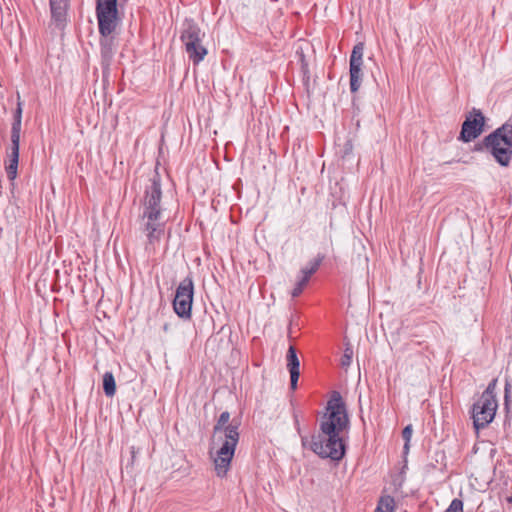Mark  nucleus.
Instances as JSON below:
<instances>
[{"label": "nucleus", "mask_w": 512, "mask_h": 512, "mask_svg": "<svg viewBox=\"0 0 512 512\" xmlns=\"http://www.w3.org/2000/svg\"><path fill=\"white\" fill-rule=\"evenodd\" d=\"M168 330H169V324H168V323H165V324L163 325V331H164V332H168Z\"/></svg>", "instance_id": "obj_24"}, {"label": "nucleus", "mask_w": 512, "mask_h": 512, "mask_svg": "<svg viewBox=\"0 0 512 512\" xmlns=\"http://www.w3.org/2000/svg\"><path fill=\"white\" fill-rule=\"evenodd\" d=\"M118 0H96V17L101 35L100 52L103 69H109L115 54L114 38L110 35L118 25Z\"/></svg>", "instance_id": "obj_3"}, {"label": "nucleus", "mask_w": 512, "mask_h": 512, "mask_svg": "<svg viewBox=\"0 0 512 512\" xmlns=\"http://www.w3.org/2000/svg\"><path fill=\"white\" fill-rule=\"evenodd\" d=\"M323 260L324 255L318 254L315 259L310 261L305 267L301 269V277H307V280L309 281L310 277L318 270Z\"/></svg>", "instance_id": "obj_14"}, {"label": "nucleus", "mask_w": 512, "mask_h": 512, "mask_svg": "<svg viewBox=\"0 0 512 512\" xmlns=\"http://www.w3.org/2000/svg\"><path fill=\"white\" fill-rule=\"evenodd\" d=\"M352 361V351L350 349H346L344 355L341 357V366L347 367L351 364Z\"/></svg>", "instance_id": "obj_19"}, {"label": "nucleus", "mask_w": 512, "mask_h": 512, "mask_svg": "<svg viewBox=\"0 0 512 512\" xmlns=\"http://www.w3.org/2000/svg\"><path fill=\"white\" fill-rule=\"evenodd\" d=\"M229 420L230 413L224 411L220 414L213 428L214 438H216L218 434L223 435L220 436V440L223 441L222 445L217 450L216 457L214 458L215 471L219 477H224L227 474L239 441V423L233 420L228 424Z\"/></svg>", "instance_id": "obj_4"}, {"label": "nucleus", "mask_w": 512, "mask_h": 512, "mask_svg": "<svg viewBox=\"0 0 512 512\" xmlns=\"http://www.w3.org/2000/svg\"><path fill=\"white\" fill-rule=\"evenodd\" d=\"M497 383V379H493L489 384L495 385Z\"/></svg>", "instance_id": "obj_25"}, {"label": "nucleus", "mask_w": 512, "mask_h": 512, "mask_svg": "<svg viewBox=\"0 0 512 512\" xmlns=\"http://www.w3.org/2000/svg\"><path fill=\"white\" fill-rule=\"evenodd\" d=\"M194 297V282L191 275L185 277L176 288L173 309L182 319H190Z\"/></svg>", "instance_id": "obj_9"}, {"label": "nucleus", "mask_w": 512, "mask_h": 512, "mask_svg": "<svg viewBox=\"0 0 512 512\" xmlns=\"http://www.w3.org/2000/svg\"><path fill=\"white\" fill-rule=\"evenodd\" d=\"M510 387L511 386L505 385V391L504 392H505V405L506 406L508 405Z\"/></svg>", "instance_id": "obj_22"}, {"label": "nucleus", "mask_w": 512, "mask_h": 512, "mask_svg": "<svg viewBox=\"0 0 512 512\" xmlns=\"http://www.w3.org/2000/svg\"><path fill=\"white\" fill-rule=\"evenodd\" d=\"M202 33L200 27L192 20L186 21L181 33V41L185 47L189 59L197 65L207 55V49L202 45Z\"/></svg>", "instance_id": "obj_7"}, {"label": "nucleus", "mask_w": 512, "mask_h": 512, "mask_svg": "<svg viewBox=\"0 0 512 512\" xmlns=\"http://www.w3.org/2000/svg\"><path fill=\"white\" fill-rule=\"evenodd\" d=\"M291 388H292V391H295V390H296V388H297V386H296V385H293V386H291Z\"/></svg>", "instance_id": "obj_26"}, {"label": "nucleus", "mask_w": 512, "mask_h": 512, "mask_svg": "<svg viewBox=\"0 0 512 512\" xmlns=\"http://www.w3.org/2000/svg\"><path fill=\"white\" fill-rule=\"evenodd\" d=\"M308 282L309 281L307 280V277H300V279L297 281L295 287L291 292L292 297H298L302 293L303 289L305 288Z\"/></svg>", "instance_id": "obj_17"}, {"label": "nucleus", "mask_w": 512, "mask_h": 512, "mask_svg": "<svg viewBox=\"0 0 512 512\" xmlns=\"http://www.w3.org/2000/svg\"><path fill=\"white\" fill-rule=\"evenodd\" d=\"M364 43H357L351 52L350 55V90L352 93H355L359 90L362 80H363V55H364Z\"/></svg>", "instance_id": "obj_10"}, {"label": "nucleus", "mask_w": 512, "mask_h": 512, "mask_svg": "<svg viewBox=\"0 0 512 512\" xmlns=\"http://www.w3.org/2000/svg\"><path fill=\"white\" fill-rule=\"evenodd\" d=\"M474 150L487 151L500 166H509L512 159V124L506 122L498 127L484 137Z\"/></svg>", "instance_id": "obj_5"}, {"label": "nucleus", "mask_w": 512, "mask_h": 512, "mask_svg": "<svg viewBox=\"0 0 512 512\" xmlns=\"http://www.w3.org/2000/svg\"><path fill=\"white\" fill-rule=\"evenodd\" d=\"M445 512H463L462 500L458 498L453 499Z\"/></svg>", "instance_id": "obj_18"}, {"label": "nucleus", "mask_w": 512, "mask_h": 512, "mask_svg": "<svg viewBox=\"0 0 512 512\" xmlns=\"http://www.w3.org/2000/svg\"><path fill=\"white\" fill-rule=\"evenodd\" d=\"M102 384H115V379H114V376H113L112 372H106L103 375V382H102Z\"/></svg>", "instance_id": "obj_20"}, {"label": "nucleus", "mask_w": 512, "mask_h": 512, "mask_svg": "<svg viewBox=\"0 0 512 512\" xmlns=\"http://www.w3.org/2000/svg\"><path fill=\"white\" fill-rule=\"evenodd\" d=\"M287 366L290 373V384H297L300 376V362L293 346H290L287 351Z\"/></svg>", "instance_id": "obj_13"}, {"label": "nucleus", "mask_w": 512, "mask_h": 512, "mask_svg": "<svg viewBox=\"0 0 512 512\" xmlns=\"http://www.w3.org/2000/svg\"><path fill=\"white\" fill-rule=\"evenodd\" d=\"M485 118L478 109H473L462 124L459 139L465 143L476 139L483 131Z\"/></svg>", "instance_id": "obj_11"}, {"label": "nucleus", "mask_w": 512, "mask_h": 512, "mask_svg": "<svg viewBox=\"0 0 512 512\" xmlns=\"http://www.w3.org/2000/svg\"><path fill=\"white\" fill-rule=\"evenodd\" d=\"M349 428V417L339 392L333 391L326 412L320 421V431L312 437L311 449L321 458L340 461L345 455L342 434Z\"/></svg>", "instance_id": "obj_1"}, {"label": "nucleus", "mask_w": 512, "mask_h": 512, "mask_svg": "<svg viewBox=\"0 0 512 512\" xmlns=\"http://www.w3.org/2000/svg\"><path fill=\"white\" fill-rule=\"evenodd\" d=\"M22 112V102L18 95L17 107L13 114V122L11 126V152L9 154V163L6 166V172L9 180H14L17 176Z\"/></svg>", "instance_id": "obj_8"}, {"label": "nucleus", "mask_w": 512, "mask_h": 512, "mask_svg": "<svg viewBox=\"0 0 512 512\" xmlns=\"http://www.w3.org/2000/svg\"><path fill=\"white\" fill-rule=\"evenodd\" d=\"M135 457H136V451H135V448H134V447H132V448H131V458H132V462L134 461Z\"/></svg>", "instance_id": "obj_23"}, {"label": "nucleus", "mask_w": 512, "mask_h": 512, "mask_svg": "<svg viewBox=\"0 0 512 512\" xmlns=\"http://www.w3.org/2000/svg\"><path fill=\"white\" fill-rule=\"evenodd\" d=\"M494 388L495 386H487V389L472 405L473 426L477 431L485 428L495 417L498 403Z\"/></svg>", "instance_id": "obj_6"}, {"label": "nucleus", "mask_w": 512, "mask_h": 512, "mask_svg": "<svg viewBox=\"0 0 512 512\" xmlns=\"http://www.w3.org/2000/svg\"><path fill=\"white\" fill-rule=\"evenodd\" d=\"M69 0H50V10L52 20L56 26L63 28L67 20V8Z\"/></svg>", "instance_id": "obj_12"}, {"label": "nucleus", "mask_w": 512, "mask_h": 512, "mask_svg": "<svg viewBox=\"0 0 512 512\" xmlns=\"http://www.w3.org/2000/svg\"><path fill=\"white\" fill-rule=\"evenodd\" d=\"M395 506L394 498L386 495L382 496L378 502L375 512H393Z\"/></svg>", "instance_id": "obj_15"}, {"label": "nucleus", "mask_w": 512, "mask_h": 512, "mask_svg": "<svg viewBox=\"0 0 512 512\" xmlns=\"http://www.w3.org/2000/svg\"><path fill=\"white\" fill-rule=\"evenodd\" d=\"M412 433H413V428H412L411 424L407 425L402 431V437L405 441L404 447H403L405 453H408V451H409Z\"/></svg>", "instance_id": "obj_16"}, {"label": "nucleus", "mask_w": 512, "mask_h": 512, "mask_svg": "<svg viewBox=\"0 0 512 512\" xmlns=\"http://www.w3.org/2000/svg\"><path fill=\"white\" fill-rule=\"evenodd\" d=\"M106 396L113 397L116 393L117 386H103Z\"/></svg>", "instance_id": "obj_21"}, {"label": "nucleus", "mask_w": 512, "mask_h": 512, "mask_svg": "<svg viewBox=\"0 0 512 512\" xmlns=\"http://www.w3.org/2000/svg\"><path fill=\"white\" fill-rule=\"evenodd\" d=\"M508 501H509L510 503H512V497L508 498Z\"/></svg>", "instance_id": "obj_27"}, {"label": "nucleus", "mask_w": 512, "mask_h": 512, "mask_svg": "<svg viewBox=\"0 0 512 512\" xmlns=\"http://www.w3.org/2000/svg\"><path fill=\"white\" fill-rule=\"evenodd\" d=\"M162 189L160 178L155 175L146 186L142 200L140 229L147 237L146 250L160 242L165 232V220L161 206Z\"/></svg>", "instance_id": "obj_2"}]
</instances>
